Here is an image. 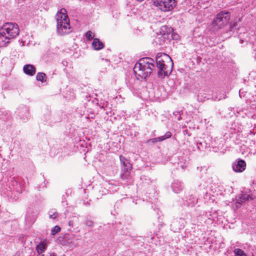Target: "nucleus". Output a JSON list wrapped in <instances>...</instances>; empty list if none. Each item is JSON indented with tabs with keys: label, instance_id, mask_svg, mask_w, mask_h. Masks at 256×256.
<instances>
[{
	"label": "nucleus",
	"instance_id": "aec40b11",
	"mask_svg": "<svg viewBox=\"0 0 256 256\" xmlns=\"http://www.w3.org/2000/svg\"><path fill=\"white\" fill-rule=\"evenodd\" d=\"M85 224L88 226H94V222L90 220H86L85 222Z\"/></svg>",
	"mask_w": 256,
	"mask_h": 256
},
{
	"label": "nucleus",
	"instance_id": "0eeeda50",
	"mask_svg": "<svg viewBox=\"0 0 256 256\" xmlns=\"http://www.w3.org/2000/svg\"><path fill=\"white\" fill-rule=\"evenodd\" d=\"M233 170L237 172H243L246 167V163L244 160L238 159L232 164Z\"/></svg>",
	"mask_w": 256,
	"mask_h": 256
},
{
	"label": "nucleus",
	"instance_id": "f03ea898",
	"mask_svg": "<svg viewBox=\"0 0 256 256\" xmlns=\"http://www.w3.org/2000/svg\"><path fill=\"white\" fill-rule=\"evenodd\" d=\"M156 61L159 78H164L171 74L174 64L172 59L168 54L164 53L158 54Z\"/></svg>",
	"mask_w": 256,
	"mask_h": 256
},
{
	"label": "nucleus",
	"instance_id": "9b49d317",
	"mask_svg": "<svg viewBox=\"0 0 256 256\" xmlns=\"http://www.w3.org/2000/svg\"><path fill=\"white\" fill-rule=\"evenodd\" d=\"M92 46L94 50H99L104 47V44L98 38L94 39L92 42Z\"/></svg>",
	"mask_w": 256,
	"mask_h": 256
},
{
	"label": "nucleus",
	"instance_id": "7ed1b4c3",
	"mask_svg": "<svg viewBox=\"0 0 256 256\" xmlns=\"http://www.w3.org/2000/svg\"><path fill=\"white\" fill-rule=\"evenodd\" d=\"M57 21V32L60 35H64L70 32V20L66 10L62 8L56 16Z\"/></svg>",
	"mask_w": 256,
	"mask_h": 256
},
{
	"label": "nucleus",
	"instance_id": "412c9836",
	"mask_svg": "<svg viewBox=\"0 0 256 256\" xmlns=\"http://www.w3.org/2000/svg\"><path fill=\"white\" fill-rule=\"evenodd\" d=\"M132 167L130 166H128V167L124 168V171L125 172V174L126 175H128V174L130 172V170H131Z\"/></svg>",
	"mask_w": 256,
	"mask_h": 256
},
{
	"label": "nucleus",
	"instance_id": "a211bd4d",
	"mask_svg": "<svg viewBox=\"0 0 256 256\" xmlns=\"http://www.w3.org/2000/svg\"><path fill=\"white\" fill-rule=\"evenodd\" d=\"M60 228L58 226H54L51 230L52 235H55L58 232L60 231Z\"/></svg>",
	"mask_w": 256,
	"mask_h": 256
},
{
	"label": "nucleus",
	"instance_id": "cd10ccee",
	"mask_svg": "<svg viewBox=\"0 0 256 256\" xmlns=\"http://www.w3.org/2000/svg\"><path fill=\"white\" fill-rule=\"evenodd\" d=\"M158 0H152L153 2H156Z\"/></svg>",
	"mask_w": 256,
	"mask_h": 256
},
{
	"label": "nucleus",
	"instance_id": "dca6fc26",
	"mask_svg": "<svg viewBox=\"0 0 256 256\" xmlns=\"http://www.w3.org/2000/svg\"><path fill=\"white\" fill-rule=\"evenodd\" d=\"M68 225L70 228H68V230L70 232H76V229L74 228V220H70L68 222Z\"/></svg>",
	"mask_w": 256,
	"mask_h": 256
},
{
	"label": "nucleus",
	"instance_id": "bb28decb",
	"mask_svg": "<svg viewBox=\"0 0 256 256\" xmlns=\"http://www.w3.org/2000/svg\"><path fill=\"white\" fill-rule=\"evenodd\" d=\"M123 164H124V167H125V166H126H126H127L125 164V163H124V162H123Z\"/></svg>",
	"mask_w": 256,
	"mask_h": 256
},
{
	"label": "nucleus",
	"instance_id": "c756f323",
	"mask_svg": "<svg viewBox=\"0 0 256 256\" xmlns=\"http://www.w3.org/2000/svg\"><path fill=\"white\" fill-rule=\"evenodd\" d=\"M181 167H182V169H184V166H181Z\"/></svg>",
	"mask_w": 256,
	"mask_h": 256
},
{
	"label": "nucleus",
	"instance_id": "2eb2a0df",
	"mask_svg": "<svg viewBox=\"0 0 256 256\" xmlns=\"http://www.w3.org/2000/svg\"><path fill=\"white\" fill-rule=\"evenodd\" d=\"M46 78V75L44 72L38 73L36 76V80L38 81H40L41 82H46V80L45 79Z\"/></svg>",
	"mask_w": 256,
	"mask_h": 256
},
{
	"label": "nucleus",
	"instance_id": "9d476101",
	"mask_svg": "<svg viewBox=\"0 0 256 256\" xmlns=\"http://www.w3.org/2000/svg\"><path fill=\"white\" fill-rule=\"evenodd\" d=\"M172 188L176 193H178L183 190L184 186L182 182L178 180H174L172 184Z\"/></svg>",
	"mask_w": 256,
	"mask_h": 256
},
{
	"label": "nucleus",
	"instance_id": "c85d7f7f",
	"mask_svg": "<svg viewBox=\"0 0 256 256\" xmlns=\"http://www.w3.org/2000/svg\"><path fill=\"white\" fill-rule=\"evenodd\" d=\"M178 120H180V117H178Z\"/></svg>",
	"mask_w": 256,
	"mask_h": 256
},
{
	"label": "nucleus",
	"instance_id": "5701e85b",
	"mask_svg": "<svg viewBox=\"0 0 256 256\" xmlns=\"http://www.w3.org/2000/svg\"><path fill=\"white\" fill-rule=\"evenodd\" d=\"M237 24L236 22H234L233 24H231L230 25V30L232 31L234 30V28H236Z\"/></svg>",
	"mask_w": 256,
	"mask_h": 256
},
{
	"label": "nucleus",
	"instance_id": "6e6552de",
	"mask_svg": "<svg viewBox=\"0 0 256 256\" xmlns=\"http://www.w3.org/2000/svg\"><path fill=\"white\" fill-rule=\"evenodd\" d=\"M254 198L250 194H248L246 192H242L236 198V203L240 205L242 204L245 202L249 199L253 200Z\"/></svg>",
	"mask_w": 256,
	"mask_h": 256
},
{
	"label": "nucleus",
	"instance_id": "20e7f679",
	"mask_svg": "<svg viewBox=\"0 0 256 256\" xmlns=\"http://www.w3.org/2000/svg\"><path fill=\"white\" fill-rule=\"evenodd\" d=\"M230 18V14L228 12L221 11L214 18L212 26L214 30H218L226 25Z\"/></svg>",
	"mask_w": 256,
	"mask_h": 256
},
{
	"label": "nucleus",
	"instance_id": "ddd939ff",
	"mask_svg": "<svg viewBox=\"0 0 256 256\" xmlns=\"http://www.w3.org/2000/svg\"><path fill=\"white\" fill-rule=\"evenodd\" d=\"M10 42V40L3 34H0V47H4Z\"/></svg>",
	"mask_w": 256,
	"mask_h": 256
},
{
	"label": "nucleus",
	"instance_id": "393cba45",
	"mask_svg": "<svg viewBox=\"0 0 256 256\" xmlns=\"http://www.w3.org/2000/svg\"><path fill=\"white\" fill-rule=\"evenodd\" d=\"M214 100H216L218 99V98H214ZM220 99H221V98H218V100H220Z\"/></svg>",
	"mask_w": 256,
	"mask_h": 256
},
{
	"label": "nucleus",
	"instance_id": "39448f33",
	"mask_svg": "<svg viewBox=\"0 0 256 256\" xmlns=\"http://www.w3.org/2000/svg\"><path fill=\"white\" fill-rule=\"evenodd\" d=\"M19 28L16 24L6 23L0 29V34H3L10 40L14 38L19 34Z\"/></svg>",
	"mask_w": 256,
	"mask_h": 256
},
{
	"label": "nucleus",
	"instance_id": "2f4dec72",
	"mask_svg": "<svg viewBox=\"0 0 256 256\" xmlns=\"http://www.w3.org/2000/svg\"><path fill=\"white\" fill-rule=\"evenodd\" d=\"M18 256H19V255H18Z\"/></svg>",
	"mask_w": 256,
	"mask_h": 256
},
{
	"label": "nucleus",
	"instance_id": "b1692460",
	"mask_svg": "<svg viewBox=\"0 0 256 256\" xmlns=\"http://www.w3.org/2000/svg\"><path fill=\"white\" fill-rule=\"evenodd\" d=\"M50 256H56V254L55 253H50Z\"/></svg>",
	"mask_w": 256,
	"mask_h": 256
},
{
	"label": "nucleus",
	"instance_id": "f257e3e1",
	"mask_svg": "<svg viewBox=\"0 0 256 256\" xmlns=\"http://www.w3.org/2000/svg\"><path fill=\"white\" fill-rule=\"evenodd\" d=\"M154 60L148 57L140 58L133 68L138 79H146L150 76L154 68Z\"/></svg>",
	"mask_w": 256,
	"mask_h": 256
},
{
	"label": "nucleus",
	"instance_id": "f8f14e48",
	"mask_svg": "<svg viewBox=\"0 0 256 256\" xmlns=\"http://www.w3.org/2000/svg\"><path fill=\"white\" fill-rule=\"evenodd\" d=\"M172 136V133L170 132H167L164 136H162L150 140V141L152 143H155L158 142H162L166 139L170 138Z\"/></svg>",
	"mask_w": 256,
	"mask_h": 256
},
{
	"label": "nucleus",
	"instance_id": "4be33fe9",
	"mask_svg": "<svg viewBox=\"0 0 256 256\" xmlns=\"http://www.w3.org/2000/svg\"><path fill=\"white\" fill-rule=\"evenodd\" d=\"M58 214L56 212H54L53 214H50L49 217L50 218L55 219L58 217Z\"/></svg>",
	"mask_w": 256,
	"mask_h": 256
},
{
	"label": "nucleus",
	"instance_id": "f3484780",
	"mask_svg": "<svg viewBox=\"0 0 256 256\" xmlns=\"http://www.w3.org/2000/svg\"><path fill=\"white\" fill-rule=\"evenodd\" d=\"M234 256H246L245 252L240 248H236L234 250Z\"/></svg>",
	"mask_w": 256,
	"mask_h": 256
},
{
	"label": "nucleus",
	"instance_id": "6ab92c4d",
	"mask_svg": "<svg viewBox=\"0 0 256 256\" xmlns=\"http://www.w3.org/2000/svg\"><path fill=\"white\" fill-rule=\"evenodd\" d=\"M86 37L88 40H90L94 38V34L92 32L88 31L86 34Z\"/></svg>",
	"mask_w": 256,
	"mask_h": 256
},
{
	"label": "nucleus",
	"instance_id": "423d86ee",
	"mask_svg": "<svg viewBox=\"0 0 256 256\" xmlns=\"http://www.w3.org/2000/svg\"><path fill=\"white\" fill-rule=\"evenodd\" d=\"M175 0H158L154 2V4L164 12L172 10L176 6Z\"/></svg>",
	"mask_w": 256,
	"mask_h": 256
},
{
	"label": "nucleus",
	"instance_id": "1a4fd4ad",
	"mask_svg": "<svg viewBox=\"0 0 256 256\" xmlns=\"http://www.w3.org/2000/svg\"><path fill=\"white\" fill-rule=\"evenodd\" d=\"M24 72L29 76H33L36 72L35 67L32 64H26L23 68Z\"/></svg>",
	"mask_w": 256,
	"mask_h": 256
},
{
	"label": "nucleus",
	"instance_id": "7c9ffc66",
	"mask_svg": "<svg viewBox=\"0 0 256 256\" xmlns=\"http://www.w3.org/2000/svg\"><path fill=\"white\" fill-rule=\"evenodd\" d=\"M121 158H122V156H120V160H122Z\"/></svg>",
	"mask_w": 256,
	"mask_h": 256
},
{
	"label": "nucleus",
	"instance_id": "4468645a",
	"mask_svg": "<svg viewBox=\"0 0 256 256\" xmlns=\"http://www.w3.org/2000/svg\"><path fill=\"white\" fill-rule=\"evenodd\" d=\"M36 250L39 254H42L46 250V244L44 242H40L37 246Z\"/></svg>",
	"mask_w": 256,
	"mask_h": 256
},
{
	"label": "nucleus",
	"instance_id": "a878e982",
	"mask_svg": "<svg viewBox=\"0 0 256 256\" xmlns=\"http://www.w3.org/2000/svg\"><path fill=\"white\" fill-rule=\"evenodd\" d=\"M178 114V112H174V114H175L176 116Z\"/></svg>",
	"mask_w": 256,
	"mask_h": 256
}]
</instances>
